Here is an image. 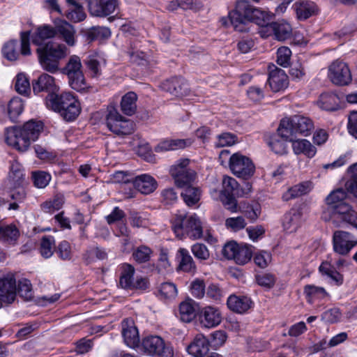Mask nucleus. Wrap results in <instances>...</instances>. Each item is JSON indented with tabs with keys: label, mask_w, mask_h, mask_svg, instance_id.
Wrapping results in <instances>:
<instances>
[{
	"label": "nucleus",
	"mask_w": 357,
	"mask_h": 357,
	"mask_svg": "<svg viewBox=\"0 0 357 357\" xmlns=\"http://www.w3.org/2000/svg\"><path fill=\"white\" fill-rule=\"evenodd\" d=\"M137 96L134 92H128L125 94L121 101V109L123 113L127 116H132L137 110Z\"/></svg>",
	"instance_id": "e433bc0d"
},
{
	"label": "nucleus",
	"mask_w": 357,
	"mask_h": 357,
	"mask_svg": "<svg viewBox=\"0 0 357 357\" xmlns=\"http://www.w3.org/2000/svg\"><path fill=\"white\" fill-rule=\"evenodd\" d=\"M15 88L17 93L28 95L31 91L28 78L23 73H19L15 78Z\"/></svg>",
	"instance_id": "5fc2aeb1"
},
{
	"label": "nucleus",
	"mask_w": 357,
	"mask_h": 357,
	"mask_svg": "<svg viewBox=\"0 0 357 357\" xmlns=\"http://www.w3.org/2000/svg\"><path fill=\"white\" fill-rule=\"evenodd\" d=\"M194 256L199 260H206L209 258L210 254L206 246L203 243H195L191 248Z\"/></svg>",
	"instance_id": "338daca9"
},
{
	"label": "nucleus",
	"mask_w": 357,
	"mask_h": 357,
	"mask_svg": "<svg viewBox=\"0 0 357 357\" xmlns=\"http://www.w3.org/2000/svg\"><path fill=\"white\" fill-rule=\"evenodd\" d=\"M17 293L24 300H31L33 298V291L30 281L27 279L20 280L17 283Z\"/></svg>",
	"instance_id": "603ef678"
},
{
	"label": "nucleus",
	"mask_w": 357,
	"mask_h": 357,
	"mask_svg": "<svg viewBox=\"0 0 357 357\" xmlns=\"http://www.w3.org/2000/svg\"><path fill=\"white\" fill-rule=\"evenodd\" d=\"M271 18L272 15L252 6L248 1L238 0L235 8L229 13L228 17L221 18L220 22L225 26H232L238 32L246 31V23L252 22L260 26L259 33L266 38L273 36V22H270Z\"/></svg>",
	"instance_id": "f257e3e1"
},
{
	"label": "nucleus",
	"mask_w": 357,
	"mask_h": 357,
	"mask_svg": "<svg viewBox=\"0 0 357 357\" xmlns=\"http://www.w3.org/2000/svg\"><path fill=\"white\" fill-rule=\"evenodd\" d=\"M46 105L48 108L58 112L67 121H74L81 111L79 102L69 92L61 94L49 93Z\"/></svg>",
	"instance_id": "7ed1b4c3"
},
{
	"label": "nucleus",
	"mask_w": 357,
	"mask_h": 357,
	"mask_svg": "<svg viewBox=\"0 0 357 357\" xmlns=\"http://www.w3.org/2000/svg\"><path fill=\"white\" fill-rule=\"evenodd\" d=\"M245 226V220L242 216L228 218L225 220V227L234 231L241 230L244 229Z\"/></svg>",
	"instance_id": "69168bd1"
},
{
	"label": "nucleus",
	"mask_w": 357,
	"mask_h": 357,
	"mask_svg": "<svg viewBox=\"0 0 357 357\" xmlns=\"http://www.w3.org/2000/svg\"><path fill=\"white\" fill-rule=\"evenodd\" d=\"M251 299L247 296H230L227 299L228 307L237 313H244L252 306Z\"/></svg>",
	"instance_id": "cd10ccee"
},
{
	"label": "nucleus",
	"mask_w": 357,
	"mask_h": 357,
	"mask_svg": "<svg viewBox=\"0 0 357 357\" xmlns=\"http://www.w3.org/2000/svg\"><path fill=\"white\" fill-rule=\"evenodd\" d=\"M70 8L66 13V17L71 22L77 23L85 20L86 14L82 6L76 0H66Z\"/></svg>",
	"instance_id": "72a5a7b5"
},
{
	"label": "nucleus",
	"mask_w": 357,
	"mask_h": 357,
	"mask_svg": "<svg viewBox=\"0 0 357 357\" xmlns=\"http://www.w3.org/2000/svg\"><path fill=\"white\" fill-rule=\"evenodd\" d=\"M161 89L175 97H183L189 93L188 84L181 77H172L160 84Z\"/></svg>",
	"instance_id": "6ab92c4d"
},
{
	"label": "nucleus",
	"mask_w": 357,
	"mask_h": 357,
	"mask_svg": "<svg viewBox=\"0 0 357 357\" xmlns=\"http://www.w3.org/2000/svg\"><path fill=\"white\" fill-rule=\"evenodd\" d=\"M17 47L18 43L17 40H13L6 43L2 50L4 57L11 61L18 59L20 54Z\"/></svg>",
	"instance_id": "3c124183"
},
{
	"label": "nucleus",
	"mask_w": 357,
	"mask_h": 357,
	"mask_svg": "<svg viewBox=\"0 0 357 357\" xmlns=\"http://www.w3.org/2000/svg\"><path fill=\"white\" fill-rule=\"evenodd\" d=\"M293 140V137H285L281 135L280 126L278 128V132L271 135L268 141V145L277 154H284L287 153V142Z\"/></svg>",
	"instance_id": "a878e982"
},
{
	"label": "nucleus",
	"mask_w": 357,
	"mask_h": 357,
	"mask_svg": "<svg viewBox=\"0 0 357 357\" xmlns=\"http://www.w3.org/2000/svg\"><path fill=\"white\" fill-rule=\"evenodd\" d=\"M333 245L336 253L344 256L357 245V239L348 231L337 230L333 233Z\"/></svg>",
	"instance_id": "dca6fc26"
},
{
	"label": "nucleus",
	"mask_w": 357,
	"mask_h": 357,
	"mask_svg": "<svg viewBox=\"0 0 357 357\" xmlns=\"http://www.w3.org/2000/svg\"><path fill=\"white\" fill-rule=\"evenodd\" d=\"M89 74L92 77L101 75V68L99 61L94 56H89L84 61Z\"/></svg>",
	"instance_id": "6e6d98bb"
},
{
	"label": "nucleus",
	"mask_w": 357,
	"mask_h": 357,
	"mask_svg": "<svg viewBox=\"0 0 357 357\" xmlns=\"http://www.w3.org/2000/svg\"><path fill=\"white\" fill-rule=\"evenodd\" d=\"M56 34L59 33L60 37L69 46L75 45V30L74 27L66 21H62L56 26Z\"/></svg>",
	"instance_id": "2f4dec72"
},
{
	"label": "nucleus",
	"mask_w": 357,
	"mask_h": 357,
	"mask_svg": "<svg viewBox=\"0 0 357 357\" xmlns=\"http://www.w3.org/2000/svg\"><path fill=\"white\" fill-rule=\"evenodd\" d=\"M189 163V159H181L170 169V174L178 188H185L195 179L196 173L188 167Z\"/></svg>",
	"instance_id": "9b49d317"
},
{
	"label": "nucleus",
	"mask_w": 357,
	"mask_h": 357,
	"mask_svg": "<svg viewBox=\"0 0 357 357\" xmlns=\"http://www.w3.org/2000/svg\"><path fill=\"white\" fill-rule=\"evenodd\" d=\"M268 82L273 92H279L288 86V76L283 70L274 66L269 72Z\"/></svg>",
	"instance_id": "4be33fe9"
},
{
	"label": "nucleus",
	"mask_w": 357,
	"mask_h": 357,
	"mask_svg": "<svg viewBox=\"0 0 357 357\" xmlns=\"http://www.w3.org/2000/svg\"><path fill=\"white\" fill-rule=\"evenodd\" d=\"M317 104L323 109L334 111L338 108L339 98L334 93H322L319 96Z\"/></svg>",
	"instance_id": "ea45409f"
},
{
	"label": "nucleus",
	"mask_w": 357,
	"mask_h": 357,
	"mask_svg": "<svg viewBox=\"0 0 357 357\" xmlns=\"http://www.w3.org/2000/svg\"><path fill=\"white\" fill-rule=\"evenodd\" d=\"M94 257L98 259L103 260L107 258V254L104 249L96 247L86 251L83 258L86 264H90L94 261Z\"/></svg>",
	"instance_id": "4d7b16f0"
},
{
	"label": "nucleus",
	"mask_w": 357,
	"mask_h": 357,
	"mask_svg": "<svg viewBox=\"0 0 357 357\" xmlns=\"http://www.w3.org/2000/svg\"><path fill=\"white\" fill-rule=\"evenodd\" d=\"M82 68L80 58L77 55H72L61 70L63 74L67 75L70 87L77 91H83L87 88Z\"/></svg>",
	"instance_id": "0eeeda50"
},
{
	"label": "nucleus",
	"mask_w": 357,
	"mask_h": 357,
	"mask_svg": "<svg viewBox=\"0 0 357 357\" xmlns=\"http://www.w3.org/2000/svg\"><path fill=\"white\" fill-rule=\"evenodd\" d=\"M300 219L301 214L294 210L287 213L284 215L282 221L284 229L287 233L296 231L299 226Z\"/></svg>",
	"instance_id": "58836bf2"
},
{
	"label": "nucleus",
	"mask_w": 357,
	"mask_h": 357,
	"mask_svg": "<svg viewBox=\"0 0 357 357\" xmlns=\"http://www.w3.org/2000/svg\"><path fill=\"white\" fill-rule=\"evenodd\" d=\"M56 35V27L45 24L36 29V31L31 36V40L34 45L41 47V45L45 44L43 43L45 40L54 38Z\"/></svg>",
	"instance_id": "c756f323"
},
{
	"label": "nucleus",
	"mask_w": 357,
	"mask_h": 357,
	"mask_svg": "<svg viewBox=\"0 0 357 357\" xmlns=\"http://www.w3.org/2000/svg\"><path fill=\"white\" fill-rule=\"evenodd\" d=\"M198 317L202 326L208 328L218 326L222 321V314L219 309L212 306H206L200 309Z\"/></svg>",
	"instance_id": "aec40b11"
},
{
	"label": "nucleus",
	"mask_w": 357,
	"mask_h": 357,
	"mask_svg": "<svg viewBox=\"0 0 357 357\" xmlns=\"http://www.w3.org/2000/svg\"><path fill=\"white\" fill-rule=\"evenodd\" d=\"M319 271L331 278L337 285L343 282V276L328 263H322L319 266Z\"/></svg>",
	"instance_id": "864d4df0"
},
{
	"label": "nucleus",
	"mask_w": 357,
	"mask_h": 357,
	"mask_svg": "<svg viewBox=\"0 0 357 357\" xmlns=\"http://www.w3.org/2000/svg\"><path fill=\"white\" fill-rule=\"evenodd\" d=\"M296 137H293V140H291L294 153L296 155L303 154L310 158L314 157L317 152L315 146L307 139H296Z\"/></svg>",
	"instance_id": "c85d7f7f"
},
{
	"label": "nucleus",
	"mask_w": 357,
	"mask_h": 357,
	"mask_svg": "<svg viewBox=\"0 0 357 357\" xmlns=\"http://www.w3.org/2000/svg\"><path fill=\"white\" fill-rule=\"evenodd\" d=\"M26 183L24 170L22 165L17 161H13L8 174V183L10 187L25 185Z\"/></svg>",
	"instance_id": "393cba45"
},
{
	"label": "nucleus",
	"mask_w": 357,
	"mask_h": 357,
	"mask_svg": "<svg viewBox=\"0 0 357 357\" xmlns=\"http://www.w3.org/2000/svg\"><path fill=\"white\" fill-rule=\"evenodd\" d=\"M139 347L145 354L153 357H174L172 347L158 335L143 338Z\"/></svg>",
	"instance_id": "1a4fd4ad"
},
{
	"label": "nucleus",
	"mask_w": 357,
	"mask_h": 357,
	"mask_svg": "<svg viewBox=\"0 0 357 357\" xmlns=\"http://www.w3.org/2000/svg\"><path fill=\"white\" fill-rule=\"evenodd\" d=\"M222 253L225 258L233 259L238 265L247 264L252 257V246L239 245L235 241L227 243L222 248Z\"/></svg>",
	"instance_id": "ddd939ff"
},
{
	"label": "nucleus",
	"mask_w": 357,
	"mask_h": 357,
	"mask_svg": "<svg viewBox=\"0 0 357 357\" xmlns=\"http://www.w3.org/2000/svg\"><path fill=\"white\" fill-rule=\"evenodd\" d=\"M291 51L287 47H281L277 51V63L282 66L287 67L290 63Z\"/></svg>",
	"instance_id": "e2e57ef3"
},
{
	"label": "nucleus",
	"mask_w": 357,
	"mask_h": 357,
	"mask_svg": "<svg viewBox=\"0 0 357 357\" xmlns=\"http://www.w3.org/2000/svg\"><path fill=\"white\" fill-rule=\"evenodd\" d=\"M328 77L333 84L339 86L348 85L352 79L347 64L339 60L329 66Z\"/></svg>",
	"instance_id": "2eb2a0df"
},
{
	"label": "nucleus",
	"mask_w": 357,
	"mask_h": 357,
	"mask_svg": "<svg viewBox=\"0 0 357 357\" xmlns=\"http://www.w3.org/2000/svg\"><path fill=\"white\" fill-rule=\"evenodd\" d=\"M64 203V199L62 196L56 195L51 200L43 202L41 205V209L47 213H52L56 211L59 210Z\"/></svg>",
	"instance_id": "8fccbe9b"
},
{
	"label": "nucleus",
	"mask_w": 357,
	"mask_h": 357,
	"mask_svg": "<svg viewBox=\"0 0 357 357\" xmlns=\"http://www.w3.org/2000/svg\"><path fill=\"white\" fill-rule=\"evenodd\" d=\"M209 351V342L203 335H197L188 346V353L195 357H204Z\"/></svg>",
	"instance_id": "bb28decb"
},
{
	"label": "nucleus",
	"mask_w": 357,
	"mask_h": 357,
	"mask_svg": "<svg viewBox=\"0 0 357 357\" xmlns=\"http://www.w3.org/2000/svg\"><path fill=\"white\" fill-rule=\"evenodd\" d=\"M178 256L180 258L178 268L185 272L195 271V264L188 250L180 248L178 251Z\"/></svg>",
	"instance_id": "79ce46f5"
},
{
	"label": "nucleus",
	"mask_w": 357,
	"mask_h": 357,
	"mask_svg": "<svg viewBox=\"0 0 357 357\" xmlns=\"http://www.w3.org/2000/svg\"><path fill=\"white\" fill-rule=\"evenodd\" d=\"M111 35L109 29L102 26L93 27L87 32V38L91 40L106 39Z\"/></svg>",
	"instance_id": "bf43d9fd"
},
{
	"label": "nucleus",
	"mask_w": 357,
	"mask_h": 357,
	"mask_svg": "<svg viewBox=\"0 0 357 357\" xmlns=\"http://www.w3.org/2000/svg\"><path fill=\"white\" fill-rule=\"evenodd\" d=\"M273 36L278 40L284 41L290 38L292 34L291 26L286 21L281 20L273 22Z\"/></svg>",
	"instance_id": "c9c22d12"
},
{
	"label": "nucleus",
	"mask_w": 357,
	"mask_h": 357,
	"mask_svg": "<svg viewBox=\"0 0 357 357\" xmlns=\"http://www.w3.org/2000/svg\"><path fill=\"white\" fill-rule=\"evenodd\" d=\"M20 237V231L15 225H0V241L14 245Z\"/></svg>",
	"instance_id": "473e14b6"
},
{
	"label": "nucleus",
	"mask_w": 357,
	"mask_h": 357,
	"mask_svg": "<svg viewBox=\"0 0 357 357\" xmlns=\"http://www.w3.org/2000/svg\"><path fill=\"white\" fill-rule=\"evenodd\" d=\"M172 227L176 236L183 238L187 235L190 238L197 239L202 236L203 228L198 217L194 214L190 216L176 215L172 221Z\"/></svg>",
	"instance_id": "39448f33"
},
{
	"label": "nucleus",
	"mask_w": 357,
	"mask_h": 357,
	"mask_svg": "<svg viewBox=\"0 0 357 357\" xmlns=\"http://www.w3.org/2000/svg\"><path fill=\"white\" fill-rule=\"evenodd\" d=\"M153 254L152 250L146 245H140L134 250L132 257L139 264L149 261Z\"/></svg>",
	"instance_id": "de8ad7c7"
},
{
	"label": "nucleus",
	"mask_w": 357,
	"mask_h": 357,
	"mask_svg": "<svg viewBox=\"0 0 357 357\" xmlns=\"http://www.w3.org/2000/svg\"><path fill=\"white\" fill-rule=\"evenodd\" d=\"M134 187L142 194L153 192L158 187L155 179L151 175L144 174L137 176L132 180Z\"/></svg>",
	"instance_id": "b1692460"
},
{
	"label": "nucleus",
	"mask_w": 357,
	"mask_h": 357,
	"mask_svg": "<svg viewBox=\"0 0 357 357\" xmlns=\"http://www.w3.org/2000/svg\"><path fill=\"white\" fill-rule=\"evenodd\" d=\"M128 54L132 63L138 65H144L146 62V54L143 51L139 50L135 43H130V47L128 50Z\"/></svg>",
	"instance_id": "09e8293b"
},
{
	"label": "nucleus",
	"mask_w": 357,
	"mask_h": 357,
	"mask_svg": "<svg viewBox=\"0 0 357 357\" xmlns=\"http://www.w3.org/2000/svg\"><path fill=\"white\" fill-rule=\"evenodd\" d=\"M351 173V178L345 183L346 189L348 192L357 197V162L349 168Z\"/></svg>",
	"instance_id": "13d9d810"
},
{
	"label": "nucleus",
	"mask_w": 357,
	"mask_h": 357,
	"mask_svg": "<svg viewBox=\"0 0 357 357\" xmlns=\"http://www.w3.org/2000/svg\"><path fill=\"white\" fill-rule=\"evenodd\" d=\"M328 213L324 211L322 214V219L326 222H332L336 227H340L341 223L351 225L357 220V212L347 202L335 206Z\"/></svg>",
	"instance_id": "6e6552de"
},
{
	"label": "nucleus",
	"mask_w": 357,
	"mask_h": 357,
	"mask_svg": "<svg viewBox=\"0 0 357 357\" xmlns=\"http://www.w3.org/2000/svg\"><path fill=\"white\" fill-rule=\"evenodd\" d=\"M68 48L63 44L53 41L45 43L36 50L39 62L43 68L55 73L59 69V62L67 55Z\"/></svg>",
	"instance_id": "20e7f679"
},
{
	"label": "nucleus",
	"mask_w": 357,
	"mask_h": 357,
	"mask_svg": "<svg viewBox=\"0 0 357 357\" xmlns=\"http://www.w3.org/2000/svg\"><path fill=\"white\" fill-rule=\"evenodd\" d=\"M106 124L109 130L117 135H130L134 130L132 121L122 116L114 107L108 111Z\"/></svg>",
	"instance_id": "f8f14e48"
},
{
	"label": "nucleus",
	"mask_w": 357,
	"mask_h": 357,
	"mask_svg": "<svg viewBox=\"0 0 357 357\" xmlns=\"http://www.w3.org/2000/svg\"><path fill=\"white\" fill-rule=\"evenodd\" d=\"M238 185L235 178L228 176H224L220 197L224 206L231 213L238 211L235 196L241 195Z\"/></svg>",
	"instance_id": "9d476101"
},
{
	"label": "nucleus",
	"mask_w": 357,
	"mask_h": 357,
	"mask_svg": "<svg viewBox=\"0 0 357 357\" xmlns=\"http://www.w3.org/2000/svg\"><path fill=\"white\" fill-rule=\"evenodd\" d=\"M34 185L38 188L46 187L51 180V176L45 172H36L32 175Z\"/></svg>",
	"instance_id": "0e129e2a"
},
{
	"label": "nucleus",
	"mask_w": 357,
	"mask_h": 357,
	"mask_svg": "<svg viewBox=\"0 0 357 357\" xmlns=\"http://www.w3.org/2000/svg\"><path fill=\"white\" fill-rule=\"evenodd\" d=\"M33 91L35 94L42 91H53L56 87L54 78L46 73L42 74L32 83Z\"/></svg>",
	"instance_id": "7c9ffc66"
},
{
	"label": "nucleus",
	"mask_w": 357,
	"mask_h": 357,
	"mask_svg": "<svg viewBox=\"0 0 357 357\" xmlns=\"http://www.w3.org/2000/svg\"><path fill=\"white\" fill-rule=\"evenodd\" d=\"M347 197V192L343 188H337L332 191L325 199L328 211L333 209L335 206L347 203L345 202Z\"/></svg>",
	"instance_id": "4c0bfd02"
},
{
	"label": "nucleus",
	"mask_w": 357,
	"mask_h": 357,
	"mask_svg": "<svg viewBox=\"0 0 357 357\" xmlns=\"http://www.w3.org/2000/svg\"><path fill=\"white\" fill-rule=\"evenodd\" d=\"M17 295L16 280L13 275H0V303H12Z\"/></svg>",
	"instance_id": "f3484780"
},
{
	"label": "nucleus",
	"mask_w": 357,
	"mask_h": 357,
	"mask_svg": "<svg viewBox=\"0 0 357 357\" xmlns=\"http://www.w3.org/2000/svg\"><path fill=\"white\" fill-rule=\"evenodd\" d=\"M24 109V104L20 98H12L7 105L8 116L12 121H15Z\"/></svg>",
	"instance_id": "c03bdc74"
},
{
	"label": "nucleus",
	"mask_w": 357,
	"mask_h": 357,
	"mask_svg": "<svg viewBox=\"0 0 357 357\" xmlns=\"http://www.w3.org/2000/svg\"><path fill=\"white\" fill-rule=\"evenodd\" d=\"M118 6L117 0H89V12L92 16L107 17L114 12Z\"/></svg>",
	"instance_id": "a211bd4d"
},
{
	"label": "nucleus",
	"mask_w": 357,
	"mask_h": 357,
	"mask_svg": "<svg viewBox=\"0 0 357 357\" xmlns=\"http://www.w3.org/2000/svg\"><path fill=\"white\" fill-rule=\"evenodd\" d=\"M43 130V123L40 121L30 120L22 127L6 129V142L21 152L26 151L31 142L38 139Z\"/></svg>",
	"instance_id": "f03ea898"
},
{
	"label": "nucleus",
	"mask_w": 357,
	"mask_h": 357,
	"mask_svg": "<svg viewBox=\"0 0 357 357\" xmlns=\"http://www.w3.org/2000/svg\"><path fill=\"white\" fill-rule=\"evenodd\" d=\"M229 168L238 178L248 179L255 173V166L247 156L241 153H234L229 158Z\"/></svg>",
	"instance_id": "4468645a"
},
{
	"label": "nucleus",
	"mask_w": 357,
	"mask_h": 357,
	"mask_svg": "<svg viewBox=\"0 0 357 357\" xmlns=\"http://www.w3.org/2000/svg\"><path fill=\"white\" fill-rule=\"evenodd\" d=\"M241 211L244 215L250 220V222H255L261 213V208L259 204H248L244 207Z\"/></svg>",
	"instance_id": "680f3d73"
},
{
	"label": "nucleus",
	"mask_w": 357,
	"mask_h": 357,
	"mask_svg": "<svg viewBox=\"0 0 357 357\" xmlns=\"http://www.w3.org/2000/svg\"><path fill=\"white\" fill-rule=\"evenodd\" d=\"M181 192L183 201L188 206L196 204L200 199V190L199 188L192 187L191 185L184 188Z\"/></svg>",
	"instance_id": "a18cd8bd"
},
{
	"label": "nucleus",
	"mask_w": 357,
	"mask_h": 357,
	"mask_svg": "<svg viewBox=\"0 0 357 357\" xmlns=\"http://www.w3.org/2000/svg\"><path fill=\"white\" fill-rule=\"evenodd\" d=\"M314 128L312 120L302 115H294L290 118L283 119L280 123L281 135L287 138L296 137L298 134L308 136Z\"/></svg>",
	"instance_id": "423d86ee"
},
{
	"label": "nucleus",
	"mask_w": 357,
	"mask_h": 357,
	"mask_svg": "<svg viewBox=\"0 0 357 357\" xmlns=\"http://www.w3.org/2000/svg\"><path fill=\"white\" fill-rule=\"evenodd\" d=\"M122 336L125 343L131 348L139 347V335L137 327L132 319H125L122 321Z\"/></svg>",
	"instance_id": "412c9836"
},
{
	"label": "nucleus",
	"mask_w": 357,
	"mask_h": 357,
	"mask_svg": "<svg viewBox=\"0 0 357 357\" xmlns=\"http://www.w3.org/2000/svg\"><path fill=\"white\" fill-rule=\"evenodd\" d=\"M159 293L163 299H172L177 295V288L172 282H164L159 288Z\"/></svg>",
	"instance_id": "052dcab7"
},
{
	"label": "nucleus",
	"mask_w": 357,
	"mask_h": 357,
	"mask_svg": "<svg viewBox=\"0 0 357 357\" xmlns=\"http://www.w3.org/2000/svg\"><path fill=\"white\" fill-rule=\"evenodd\" d=\"M55 250V240L52 236H45L41 238L40 252L45 258H50Z\"/></svg>",
	"instance_id": "49530a36"
},
{
	"label": "nucleus",
	"mask_w": 357,
	"mask_h": 357,
	"mask_svg": "<svg viewBox=\"0 0 357 357\" xmlns=\"http://www.w3.org/2000/svg\"><path fill=\"white\" fill-rule=\"evenodd\" d=\"M293 8L299 20H306L319 12L316 3L309 0H299L294 3Z\"/></svg>",
	"instance_id": "5701e85b"
},
{
	"label": "nucleus",
	"mask_w": 357,
	"mask_h": 357,
	"mask_svg": "<svg viewBox=\"0 0 357 357\" xmlns=\"http://www.w3.org/2000/svg\"><path fill=\"white\" fill-rule=\"evenodd\" d=\"M195 305V301L191 298L181 303L179 305V314L182 321L189 323L194 319L196 316Z\"/></svg>",
	"instance_id": "f704fd0d"
},
{
	"label": "nucleus",
	"mask_w": 357,
	"mask_h": 357,
	"mask_svg": "<svg viewBox=\"0 0 357 357\" xmlns=\"http://www.w3.org/2000/svg\"><path fill=\"white\" fill-rule=\"evenodd\" d=\"M310 190V183L309 182H303L298 183L290 188L284 195L283 199L288 201L291 199L298 197L307 194Z\"/></svg>",
	"instance_id": "37998d69"
},
{
	"label": "nucleus",
	"mask_w": 357,
	"mask_h": 357,
	"mask_svg": "<svg viewBox=\"0 0 357 357\" xmlns=\"http://www.w3.org/2000/svg\"><path fill=\"white\" fill-rule=\"evenodd\" d=\"M192 295L197 298H202L205 294V284L203 280L196 279L190 284Z\"/></svg>",
	"instance_id": "774afa93"
},
{
	"label": "nucleus",
	"mask_w": 357,
	"mask_h": 357,
	"mask_svg": "<svg viewBox=\"0 0 357 357\" xmlns=\"http://www.w3.org/2000/svg\"><path fill=\"white\" fill-rule=\"evenodd\" d=\"M135 268L128 264L123 266V271L119 280L121 287L126 289H133Z\"/></svg>",
	"instance_id": "a19ab883"
}]
</instances>
